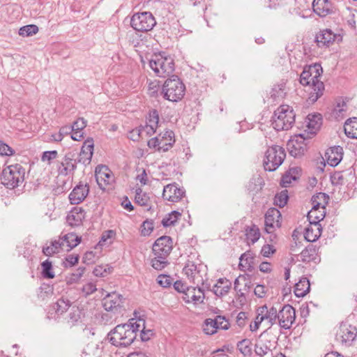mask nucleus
Segmentation results:
<instances>
[{"instance_id":"12","label":"nucleus","mask_w":357,"mask_h":357,"mask_svg":"<svg viewBox=\"0 0 357 357\" xmlns=\"http://www.w3.org/2000/svg\"><path fill=\"white\" fill-rule=\"evenodd\" d=\"M75 155L76 154L71 151L66 153L58 167V172L60 175L67 176L74 173L78 162Z\"/></svg>"},{"instance_id":"59","label":"nucleus","mask_w":357,"mask_h":357,"mask_svg":"<svg viewBox=\"0 0 357 357\" xmlns=\"http://www.w3.org/2000/svg\"><path fill=\"white\" fill-rule=\"evenodd\" d=\"M344 179L342 172H335L331 176V181L333 185H343Z\"/></svg>"},{"instance_id":"38","label":"nucleus","mask_w":357,"mask_h":357,"mask_svg":"<svg viewBox=\"0 0 357 357\" xmlns=\"http://www.w3.org/2000/svg\"><path fill=\"white\" fill-rule=\"evenodd\" d=\"M307 220L309 223L320 225L319 222L325 217V211L323 209L320 211L319 208H312L307 213Z\"/></svg>"},{"instance_id":"43","label":"nucleus","mask_w":357,"mask_h":357,"mask_svg":"<svg viewBox=\"0 0 357 357\" xmlns=\"http://www.w3.org/2000/svg\"><path fill=\"white\" fill-rule=\"evenodd\" d=\"M155 257L151 260V266L154 269L160 271L169 264L167 260L168 256H159L158 255H155Z\"/></svg>"},{"instance_id":"52","label":"nucleus","mask_w":357,"mask_h":357,"mask_svg":"<svg viewBox=\"0 0 357 357\" xmlns=\"http://www.w3.org/2000/svg\"><path fill=\"white\" fill-rule=\"evenodd\" d=\"M42 266V274L43 278L47 279H52L54 278V273L52 271V262L48 259L44 261L41 264Z\"/></svg>"},{"instance_id":"50","label":"nucleus","mask_w":357,"mask_h":357,"mask_svg":"<svg viewBox=\"0 0 357 357\" xmlns=\"http://www.w3.org/2000/svg\"><path fill=\"white\" fill-rule=\"evenodd\" d=\"M218 326L213 319H206L203 324V331L206 335H213L217 332Z\"/></svg>"},{"instance_id":"10","label":"nucleus","mask_w":357,"mask_h":357,"mask_svg":"<svg viewBox=\"0 0 357 357\" xmlns=\"http://www.w3.org/2000/svg\"><path fill=\"white\" fill-rule=\"evenodd\" d=\"M305 133L294 135L287 142L289 154L294 158L304 155L307 150V140Z\"/></svg>"},{"instance_id":"37","label":"nucleus","mask_w":357,"mask_h":357,"mask_svg":"<svg viewBox=\"0 0 357 357\" xmlns=\"http://www.w3.org/2000/svg\"><path fill=\"white\" fill-rule=\"evenodd\" d=\"M166 135L169 139V141H165V139H159V145H158V151H162L163 152L167 151L170 148L172 147L174 144L175 143L174 139V132L171 130H167Z\"/></svg>"},{"instance_id":"41","label":"nucleus","mask_w":357,"mask_h":357,"mask_svg":"<svg viewBox=\"0 0 357 357\" xmlns=\"http://www.w3.org/2000/svg\"><path fill=\"white\" fill-rule=\"evenodd\" d=\"M71 305V302L63 297L59 298L54 305L53 308L58 314L66 312Z\"/></svg>"},{"instance_id":"3","label":"nucleus","mask_w":357,"mask_h":357,"mask_svg":"<svg viewBox=\"0 0 357 357\" xmlns=\"http://www.w3.org/2000/svg\"><path fill=\"white\" fill-rule=\"evenodd\" d=\"M296 114L294 109L287 105H280L272 117V126L278 131L288 130L295 123Z\"/></svg>"},{"instance_id":"55","label":"nucleus","mask_w":357,"mask_h":357,"mask_svg":"<svg viewBox=\"0 0 357 357\" xmlns=\"http://www.w3.org/2000/svg\"><path fill=\"white\" fill-rule=\"evenodd\" d=\"M159 114L156 109H153L149 112V118L146 125L151 126L155 128L158 126Z\"/></svg>"},{"instance_id":"18","label":"nucleus","mask_w":357,"mask_h":357,"mask_svg":"<svg viewBox=\"0 0 357 357\" xmlns=\"http://www.w3.org/2000/svg\"><path fill=\"white\" fill-rule=\"evenodd\" d=\"M281 213L275 208H269L265 214V230L268 234H272L275 227H280Z\"/></svg>"},{"instance_id":"44","label":"nucleus","mask_w":357,"mask_h":357,"mask_svg":"<svg viewBox=\"0 0 357 357\" xmlns=\"http://www.w3.org/2000/svg\"><path fill=\"white\" fill-rule=\"evenodd\" d=\"M181 216V213L176 211H173L168 214V216L165 217L162 220V225L165 227L174 225L177 222L179 217Z\"/></svg>"},{"instance_id":"33","label":"nucleus","mask_w":357,"mask_h":357,"mask_svg":"<svg viewBox=\"0 0 357 357\" xmlns=\"http://www.w3.org/2000/svg\"><path fill=\"white\" fill-rule=\"evenodd\" d=\"M329 197L324 192H319L312 197V208L325 209L328 202Z\"/></svg>"},{"instance_id":"39","label":"nucleus","mask_w":357,"mask_h":357,"mask_svg":"<svg viewBox=\"0 0 357 357\" xmlns=\"http://www.w3.org/2000/svg\"><path fill=\"white\" fill-rule=\"evenodd\" d=\"M63 246V241L60 238L51 242V245L43 248V252L46 256H51L53 254L58 253L59 250Z\"/></svg>"},{"instance_id":"57","label":"nucleus","mask_w":357,"mask_h":357,"mask_svg":"<svg viewBox=\"0 0 357 357\" xmlns=\"http://www.w3.org/2000/svg\"><path fill=\"white\" fill-rule=\"evenodd\" d=\"M216 326H218V329L227 330L229 329L230 324L228 319L224 316H216L214 319Z\"/></svg>"},{"instance_id":"48","label":"nucleus","mask_w":357,"mask_h":357,"mask_svg":"<svg viewBox=\"0 0 357 357\" xmlns=\"http://www.w3.org/2000/svg\"><path fill=\"white\" fill-rule=\"evenodd\" d=\"M239 266L248 270H251L253 268L254 258L250 253H243L240 257Z\"/></svg>"},{"instance_id":"6","label":"nucleus","mask_w":357,"mask_h":357,"mask_svg":"<svg viewBox=\"0 0 357 357\" xmlns=\"http://www.w3.org/2000/svg\"><path fill=\"white\" fill-rule=\"evenodd\" d=\"M185 86L176 75H172L162 86L163 98L172 102H177L185 95Z\"/></svg>"},{"instance_id":"32","label":"nucleus","mask_w":357,"mask_h":357,"mask_svg":"<svg viewBox=\"0 0 357 357\" xmlns=\"http://www.w3.org/2000/svg\"><path fill=\"white\" fill-rule=\"evenodd\" d=\"M310 284L307 278H302L298 282L295 284L294 294L296 297H303L310 291Z\"/></svg>"},{"instance_id":"46","label":"nucleus","mask_w":357,"mask_h":357,"mask_svg":"<svg viewBox=\"0 0 357 357\" xmlns=\"http://www.w3.org/2000/svg\"><path fill=\"white\" fill-rule=\"evenodd\" d=\"M289 199L288 191L287 190H282L277 193L274 197V204L280 208L284 207Z\"/></svg>"},{"instance_id":"61","label":"nucleus","mask_w":357,"mask_h":357,"mask_svg":"<svg viewBox=\"0 0 357 357\" xmlns=\"http://www.w3.org/2000/svg\"><path fill=\"white\" fill-rule=\"evenodd\" d=\"M15 153V151L5 144L3 142L0 140V154L2 155H13Z\"/></svg>"},{"instance_id":"42","label":"nucleus","mask_w":357,"mask_h":357,"mask_svg":"<svg viewBox=\"0 0 357 357\" xmlns=\"http://www.w3.org/2000/svg\"><path fill=\"white\" fill-rule=\"evenodd\" d=\"M285 83L281 82L278 84L274 85L272 88L270 96L274 100L280 98H283L285 96Z\"/></svg>"},{"instance_id":"28","label":"nucleus","mask_w":357,"mask_h":357,"mask_svg":"<svg viewBox=\"0 0 357 357\" xmlns=\"http://www.w3.org/2000/svg\"><path fill=\"white\" fill-rule=\"evenodd\" d=\"M326 154L328 163L332 167H335L342 159L343 149L340 146H333Z\"/></svg>"},{"instance_id":"26","label":"nucleus","mask_w":357,"mask_h":357,"mask_svg":"<svg viewBox=\"0 0 357 357\" xmlns=\"http://www.w3.org/2000/svg\"><path fill=\"white\" fill-rule=\"evenodd\" d=\"M231 288V282L225 278H220L215 284L213 286L211 291L218 297H222L228 294Z\"/></svg>"},{"instance_id":"27","label":"nucleus","mask_w":357,"mask_h":357,"mask_svg":"<svg viewBox=\"0 0 357 357\" xmlns=\"http://www.w3.org/2000/svg\"><path fill=\"white\" fill-rule=\"evenodd\" d=\"M322 227L321 225L309 223L305 229L304 237L308 242L316 241L321 236Z\"/></svg>"},{"instance_id":"21","label":"nucleus","mask_w":357,"mask_h":357,"mask_svg":"<svg viewBox=\"0 0 357 357\" xmlns=\"http://www.w3.org/2000/svg\"><path fill=\"white\" fill-rule=\"evenodd\" d=\"M184 194L185 191L183 189L178 188L176 183H172L164 187L162 197L164 199L172 202H178L181 199Z\"/></svg>"},{"instance_id":"35","label":"nucleus","mask_w":357,"mask_h":357,"mask_svg":"<svg viewBox=\"0 0 357 357\" xmlns=\"http://www.w3.org/2000/svg\"><path fill=\"white\" fill-rule=\"evenodd\" d=\"M255 353L259 356H264L271 352V341L268 340L260 339L255 344Z\"/></svg>"},{"instance_id":"19","label":"nucleus","mask_w":357,"mask_h":357,"mask_svg":"<svg viewBox=\"0 0 357 357\" xmlns=\"http://www.w3.org/2000/svg\"><path fill=\"white\" fill-rule=\"evenodd\" d=\"M89 192V185L81 182L77 184L69 195V200L71 204H79L82 202Z\"/></svg>"},{"instance_id":"45","label":"nucleus","mask_w":357,"mask_h":357,"mask_svg":"<svg viewBox=\"0 0 357 357\" xmlns=\"http://www.w3.org/2000/svg\"><path fill=\"white\" fill-rule=\"evenodd\" d=\"M82 311L78 307L73 306L68 315V323L73 326L75 325L80 319Z\"/></svg>"},{"instance_id":"15","label":"nucleus","mask_w":357,"mask_h":357,"mask_svg":"<svg viewBox=\"0 0 357 357\" xmlns=\"http://www.w3.org/2000/svg\"><path fill=\"white\" fill-rule=\"evenodd\" d=\"M173 248L172 239L170 236H162L158 238L153 245L154 255L168 256Z\"/></svg>"},{"instance_id":"9","label":"nucleus","mask_w":357,"mask_h":357,"mask_svg":"<svg viewBox=\"0 0 357 357\" xmlns=\"http://www.w3.org/2000/svg\"><path fill=\"white\" fill-rule=\"evenodd\" d=\"M357 336V328L347 323H342L336 333V340L345 346H350Z\"/></svg>"},{"instance_id":"7","label":"nucleus","mask_w":357,"mask_h":357,"mask_svg":"<svg viewBox=\"0 0 357 357\" xmlns=\"http://www.w3.org/2000/svg\"><path fill=\"white\" fill-rule=\"evenodd\" d=\"M285 157L286 153L282 146L274 145L269 147L265 153L264 169L268 172L275 171L282 164Z\"/></svg>"},{"instance_id":"40","label":"nucleus","mask_w":357,"mask_h":357,"mask_svg":"<svg viewBox=\"0 0 357 357\" xmlns=\"http://www.w3.org/2000/svg\"><path fill=\"white\" fill-rule=\"evenodd\" d=\"M61 238L63 244L66 243V246L69 248V250L76 247L81 241V237H79L74 233H68Z\"/></svg>"},{"instance_id":"11","label":"nucleus","mask_w":357,"mask_h":357,"mask_svg":"<svg viewBox=\"0 0 357 357\" xmlns=\"http://www.w3.org/2000/svg\"><path fill=\"white\" fill-rule=\"evenodd\" d=\"M205 267L202 264H196L194 261H188L183 271L186 275L190 281L198 286L200 283L204 285V278L202 274L204 271Z\"/></svg>"},{"instance_id":"64","label":"nucleus","mask_w":357,"mask_h":357,"mask_svg":"<svg viewBox=\"0 0 357 357\" xmlns=\"http://www.w3.org/2000/svg\"><path fill=\"white\" fill-rule=\"evenodd\" d=\"M86 126V121L84 118H79L71 126L73 130H82Z\"/></svg>"},{"instance_id":"20","label":"nucleus","mask_w":357,"mask_h":357,"mask_svg":"<svg viewBox=\"0 0 357 357\" xmlns=\"http://www.w3.org/2000/svg\"><path fill=\"white\" fill-rule=\"evenodd\" d=\"M122 295L112 293L107 295L102 300V305L105 310L117 312L123 307Z\"/></svg>"},{"instance_id":"25","label":"nucleus","mask_w":357,"mask_h":357,"mask_svg":"<svg viewBox=\"0 0 357 357\" xmlns=\"http://www.w3.org/2000/svg\"><path fill=\"white\" fill-rule=\"evenodd\" d=\"M85 218L84 210L79 207L73 208L67 215V222L72 227H77L82 225Z\"/></svg>"},{"instance_id":"54","label":"nucleus","mask_w":357,"mask_h":357,"mask_svg":"<svg viewBox=\"0 0 357 357\" xmlns=\"http://www.w3.org/2000/svg\"><path fill=\"white\" fill-rule=\"evenodd\" d=\"M237 348L244 356L251 354L250 342L249 340L244 339L237 344Z\"/></svg>"},{"instance_id":"13","label":"nucleus","mask_w":357,"mask_h":357,"mask_svg":"<svg viewBox=\"0 0 357 357\" xmlns=\"http://www.w3.org/2000/svg\"><path fill=\"white\" fill-rule=\"evenodd\" d=\"M296 319L294 308L290 305H284L278 312V323L281 328L289 329Z\"/></svg>"},{"instance_id":"63","label":"nucleus","mask_w":357,"mask_h":357,"mask_svg":"<svg viewBox=\"0 0 357 357\" xmlns=\"http://www.w3.org/2000/svg\"><path fill=\"white\" fill-rule=\"evenodd\" d=\"M85 271V267H79L74 273H72L70 278V282H77L83 275Z\"/></svg>"},{"instance_id":"24","label":"nucleus","mask_w":357,"mask_h":357,"mask_svg":"<svg viewBox=\"0 0 357 357\" xmlns=\"http://www.w3.org/2000/svg\"><path fill=\"white\" fill-rule=\"evenodd\" d=\"M318 252L319 248L314 245L310 244L300 253V261L305 263L310 261H314V263L319 262L320 258Z\"/></svg>"},{"instance_id":"2","label":"nucleus","mask_w":357,"mask_h":357,"mask_svg":"<svg viewBox=\"0 0 357 357\" xmlns=\"http://www.w3.org/2000/svg\"><path fill=\"white\" fill-rule=\"evenodd\" d=\"M322 73L321 66L314 63L305 66L300 75V83L303 86H310L312 89L307 100L310 103L315 102L324 94V84L319 79Z\"/></svg>"},{"instance_id":"51","label":"nucleus","mask_w":357,"mask_h":357,"mask_svg":"<svg viewBox=\"0 0 357 357\" xmlns=\"http://www.w3.org/2000/svg\"><path fill=\"white\" fill-rule=\"evenodd\" d=\"M38 27L35 24H29L21 27L19 29V35L23 37H27L37 33Z\"/></svg>"},{"instance_id":"30","label":"nucleus","mask_w":357,"mask_h":357,"mask_svg":"<svg viewBox=\"0 0 357 357\" xmlns=\"http://www.w3.org/2000/svg\"><path fill=\"white\" fill-rule=\"evenodd\" d=\"M102 354V348L98 344L91 342L88 343L83 349L82 352V357H100Z\"/></svg>"},{"instance_id":"47","label":"nucleus","mask_w":357,"mask_h":357,"mask_svg":"<svg viewBox=\"0 0 357 357\" xmlns=\"http://www.w3.org/2000/svg\"><path fill=\"white\" fill-rule=\"evenodd\" d=\"M137 322L140 321L141 328L138 332H140V338L143 342H146L151 339V337L153 335V331L152 330L145 329V320L143 319H139L137 320Z\"/></svg>"},{"instance_id":"36","label":"nucleus","mask_w":357,"mask_h":357,"mask_svg":"<svg viewBox=\"0 0 357 357\" xmlns=\"http://www.w3.org/2000/svg\"><path fill=\"white\" fill-rule=\"evenodd\" d=\"M246 239L248 243L251 242L252 244L256 243L260 237V231L258 227L255 225H252L250 227H247L245 230Z\"/></svg>"},{"instance_id":"49","label":"nucleus","mask_w":357,"mask_h":357,"mask_svg":"<svg viewBox=\"0 0 357 357\" xmlns=\"http://www.w3.org/2000/svg\"><path fill=\"white\" fill-rule=\"evenodd\" d=\"M135 202L143 206H147L149 205V197L148 195L145 192H142V190L141 188L136 189L135 192Z\"/></svg>"},{"instance_id":"58","label":"nucleus","mask_w":357,"mask_h":357,"mask_svg":"<svg viewBox=\"0 0 357 357\" xmlns=\"http://www.w3.org/2000/svg\"><path fill=\"white\" fill-rule=\"evenodd\" d=\"M157 281L162 287H169L173 282V279L167 275H160L158 277Z\"/></svg>"},{"instance_id":"16","label":"nucleus","mask_w":357,"mask_h":357,"mask_svg":"<svg viewBox=\"0 0 357 357\" xmlns=\"http://www.w3.org/2000/svg\"><path fill=\"white\" fill-rule=\"evenodd\" d=\"M98 185L102 189L114 181V175L106 165H98L95 171Z\"/></svg>"},{"instance_id":"17","label":"nucleus","mask_w":357,"mask_h":357,"mask_svg":"<svg viewBox=\"0 0 357 357\" xmlns=\"http://www.w3.org/2000/svg\"><path fill=\"white\" fill-rule=\"evenodd\" d=\"M337 35L329 29L320 30L315 36L314 42L319 48H327L332 45Z\"/></svg>"},{"instance_id":"56","label":"nucleus","mask_w":357,"mask_h":357,"mask_svg":"<svg viewBox=\"0 0 357 357\" xmlns=\"http://www.w3.org/2000/svg\"><path fill=\"white\" fill-rule=\"evenodd\" d=\"M141 234L144 236H149L151 231L153 230V220H146L143 222L141 226Z\"/></svg>"},{"instance_id":"8","label":"nucleus","mask_w":357,"mask_h":357,"mask_svg":"<svg viewBox=\"0 0 357 357\" xmlns=\"http://www.w3.org/2000/svg\"><path fill=\"white\" fill-rule=\"evenodd\" d=\"M156 21L151 12L135 13L130 20L131 26L137 31L147 32L153 29Z\"/></svg>"},{"instance_id":"62","label":"nucleus","mask_w":357,"mask_h":357,"mask_svg":"<svg viewBox=\"0 0 357 357\" xmlns=\"http://www.w3.org/2000/svg\"><path fill=\"white\" fill-rule=\"evenodd\" d=\"M58 155L56 151H46L43 153L41 160L43 162H49L53 159H55Z\"/></svg>"},{"instance_id":"34","label":"nucleus","mask_w":357,"mask_h":357,"mask_svg":"<svg viewBox=\"0 0 357 357\" xmlns=\"http://www.w3.org/2000/svg\"><path fill=\"white\" fill-rule=\"evenodd\" d=\"M307 128L311 134H315L322 124V116L320 114H309L307 116Z\"/></svg>"},{"instance_id":"4","label":"nucleus","mask_w":357,"mask_h":357,"mask_svg":"<svg viewBox=\"0 0 357 357\" xmlns=\"http://www.w3.org/2000/svg\"><path fill=\"white\" fill-rule=\"evenodd\" d=\"M25 169L20 164L9 165L3 169L0 180L6 188L14 189L24 181Z\"/></svg>"},{"instance_id":"5","label":"nucleus","mask_w":357,"mask_h":357,"mask_svg":"<svg viewBox=\"0 0 357 357\" xmlns=\"http://www.w3.org/2000/svg\"><path fill=\"white\" fill-rule=\"evenodd\" d=\"M149 66L158 77H165L174 71V61L165 52L155 54L149 60Z\"/></svg>"},{"instance_id":"14","label":"nucleus","mask_w":357,"mask_h":357,"mask_svg":"<svg viewBox=\"0 0 357 357\" xmlns=\"http://www.w3.org/2000/svg\"><path fill=\"white\" fill-rule=\"evenodd\" d=\"M314 13L320 17H325L336 13V7L330 0H313Z\"/></svg>"},{"instance_id":"23","label":"nucleus","mask_w":357,"mask_h":357,"mask_svg":"<svg viewBox=\"0 0 357 357\" xmlns=\"http://www.w3.org/2000/svg\"><path fill=\"white\" fill-rule=\"evenodd\" d=\"M93 140L92 138H88L84 142L79 153L78 162L84 165L89 164L93 153Z\"/></svg>"},{"instance_id":"29","label":"nucleus","mask_w":357,"mask_h":357,"mask_svg":"<svg viewBox=\"0 0 357 357\" xmlns=\"http://www.w3.org/2000/svg\"><path fill=\"white\" fill-rule=\"evenodd\" d=\"M259 316L264 317V320H268V323L272 326L278 319V312L275 307L268 309L266 305H263L257 309Z\"/></svg>"},{"instance_id":"60","label":"nucleus","mask_w":357,"mask_h":357,"mask_svg":"<svg viewBox=\"0 0 357 357\" xmlns=\"http://www.w3.org/2000/svg\"><path fill=\"white\" fill-rule=\"evenodd\" d=\"M97 290L96 285L93 282H88L83 285L82 291L85 296H87Z\"/></svg>"},{"instance_id":"31","label":"nucleus","mask_w":357,"mask_h":357,"mask_svg":"<svg viewBox=\"0 0 357 357\" xmlns=\"http://www.w3.org/2000/svg\"><path fill=\"white\" fill-rule=\"evenodd\" d=\"M345 135L351 139H357V117L347 119L344 124Z\"/></svg>"},{"instance_id":"22","label":"nucleus","mask_w":357,"mask_h":357,"mask_svg":"<svg viewBox=\"0 0 357 357\" xmlns=\"http://www.w3.org/2000/svg\"><path fill=\"white\" fill-rule=\"evenodd\" d=\"M183 299L185 303H203L204 299V291L199 285L197 287H188L183 296Z\"/></svg>"},{"instance_id":"53","label":"nucleus","mask_w":357,"mask_h":357,"mask_svg":"<svg viewBox=\"0 0 357 357\" xmlns=\"http://www.w3.org/2000/svg\"><path fill=\"white\" fill-rule=\"evenodd\" d=\"M261 178L259 177L252 178L247 185L248 190L253 195L257 193L261 189V187L259 186L261 185Z\"/></svg>"},{"instance_id":"1","label":"nucleus","mask_w":357,"mask_h":357,"mask_svg":"<svg viewBox=\"0 0 357 357\" xmlns=\"http://www.w3.org/2000/svg\"><path fill=\"white\" fill-rule=\"evenodd\" d=\"M140 321L130 319L128 323L119 324L107 334L109 342L116 347H126L130 345L140 330Z\"/></svg>"}]
</instances>
